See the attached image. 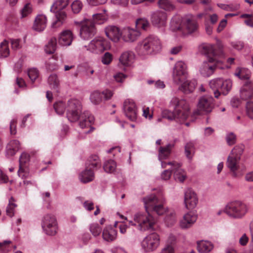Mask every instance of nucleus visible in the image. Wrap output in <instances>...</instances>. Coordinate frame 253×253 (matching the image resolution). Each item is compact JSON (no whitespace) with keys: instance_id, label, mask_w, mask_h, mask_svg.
Here are the masks:
<instances>
[{"instance_id":"nucleus-3","label":"nucleus","mask_w":253,"mask_h":253,"mask_svg":"<svg viewBox=\"0 0 253 253\" xmlns=\"http://www.w3.org/2000/svg\"><path fill=\"white\" fill-rule=\"evenodd\" d=\"M170 105L174 107V110L163 111L162 116L164 118L170 121L175 120L180 123L184 122L188 118L190 114V109L185 99L174 97L170 100Z\"/></svg>"},{"instance_id":"nucleus-50","label":"nucleus","mask_w":253,"mask_h":253,"mask_svg":"<svg viewBox=\"0 0 253 253\" xmlns=\"http://www.w3.org/2000/svg\"><path fill=\"white\" fill-rule=\"evenodd\" d=\"M46 67L50 71L57 70L58 69V65L56 63L55 59L54 58L49 59L46 63Z\"/></svg>"},{"instance_id":"nucleus-41","label":"nucleus","mask_w":253,"mask_h":253,"mask_svg":"<svg viewBox=\"0 0 253 253\" xmlns=\"http://www.w3.org/2000/svg\"><path fill=\"white\" fill-rule=\"evenodd\" d=\"M54 108L58 115H63L65 111H67V103L62 101L56 102L54 104Z\"/></svg>"},{"instance_id":"nucleus-63","label":"nucleus","mask_w":253,"mask_h":253,"mask_svg":"<svg viewBox=\"0 0 253 253\" xmlns=\"http://www.w3.org/2000/svg\"><path fill=\"white\" fill-rule=\"evenodd\" d=\"M126 77V76L122 73H118L114 75V80L118 83H122Z\"/></svg>"},{"instance_id":"nucleus-18","label":"nucleus","mask_w":253,"mask_h":253,"mask_svg":"<svg viewBox=\"0 0 253 253\" xmlns=\"http://www.w3.org/2000/svg\"><path fill=\"white\" fill-rule=\"evenodd\" d=\"M151 19L154 26L159 28L164 27L167 24V14L164 11L157 10L152 13Z\"/></svg>"},{"instance_id":"nucleus-44","label":"nucleus","mask_w":253,"mask_h":253,"mask_svg":"<svg viewBox=\"0 0 253 253\" xmlns=\"http://www.w3.org/2000/svg\"><path fill=\"white\" fill-rule=\"evenodd\" d=\"M135 24L138 30L139 29L147 30L150 26L148 21L145 18L137 19L135 22Z\"/></svg>"},{"instance_id":"nucleus-64","label":"nucleus","mask_w":253,"mask_h":253,"mask_svg":"<svg viewBox=\"0 0 253 253\" xmlns=\"http://www.w3.org/2000/svg\"><path fill=\"white\" fill-rule=\"evenodd\" d=\"M161 253H174V249L173 247L170 245H167L164 248Z\"/></svg>"},{"instance_id":"nucleus-54","label":"nucleus","mask_w":253,"mask_h":253,"mask_svg":"<svg viewBox=\"0 0 253 253\" xmlns=\"http://www.w3.org/2000/svg\"><path fill=\"white\" fill-rule=\"evenodd\" d=\"M102 237L104 241L110 242L111 241V226L107 225L103 230Z\"/></svg>"},{"instance_id":"nucleus-40","label":"nucleus","mask_w":253,"mask_h":253,"mask_svg":"<svg viewBox=\"0 0 253 253\" xmlns=\"http://www.w3.org/2000/svg\"><path fill=\"white\" fill-rule=\"evenodd\" d=\"M123 33L119 28L116 26H112V42H117L119 41L121 38H123Z\"/></svg>"},{"instance_id":"nucleus-27","label":"nucleus","mask_w":253,"mask_h":253,"mask_svg":"<svg viewBox=\"0 0 253 253\" xmlns=\"http://www.w3.org/2000/svg\"><path fill=\"white\" fill-rule=\"evenodd\" d=\"M173 143H169L166 146L160 147L159 149V160L162 162L163 160L167 159L171 153L172 149L174 147Z\"/></svg>"},{"instance_id":"nucleus-1","label":"nucleus","mask_w":253,"mask_h":253,"mask_svg":"<svg viewBox=\"0 0 253 253\" xmlns=\"http://www.w3.org/2000/svg\"><path fill=\"white\" fill-rule=\"evenodd\" d=\"M143 202L146 212H138L134 214V221L137 222L140 231L152 230L156 220L149 212H155L159 215L164 214L167 210L164 205L165 200H160L155 195L151 194L144 198Z\"/></svg>"},{"instance_id":"nucleus-36","label":"nucleus","mask_w":253,"mask_h":253,"mask_svg":"<svg viewBox=\"0 0 253 253\" xmlns=\"http://www.w3.org/2000/svg\"><path fill=\"white\" fill-rule=\"evenodd\" d=\"M253 89V82L249 80H246L244 83V87L241 90V96L242 99H246L250 96L248 90Z\"/></svg>"},{"instance_id":"nucleus-52","label":"nucleus","mask_w":253,"mask_h":253,"mask_svg":"<svg viewBox=\"0 0 253 253\" xmlns=\"http://www.w3.org/2000/svg\"><path fill=\"white\" fill-rule=\"evenodd\" d=\"M101 230V228L97 223H93L90 225L89 230L94 236H98Z\"/></svg>"},{"instance_id":"nucleus-62","label":"nucleus","mask_w":253,"mask_h":253,"mask_svg":"<svg viewBox=\"0 0 253 253\" xmlns=\"http://www.w3.org/2000/svg\"><path fill=\"white\" fill-rule=\"evenodd\" d=\"M101 61L103 64L105 65H108L111 62V54L107 52L102 57Z\"/></svg>"},{"instance_id":"nucleus-56","label":"nucleus","mask_w":253,"mask_h":253,"mask_svg":"<svg viewBox=\"0 0 253 253\" xmlns=\"http://www.w3.org/2000/svg\"><path fill=\"white\" fill-rule=\"evenodd\" d=\"M246 108L247 116L251 119L253 120V102H247Z\"/></svg>"},{"instance_id":"nucleus-53","label":"nucleus","mask_w":253,"mask_h":253,"mask_svg":"<svg viewBox=\"0 0 253 253\" xmlns=\"http://www.w3.org/2000/svg\"><path fill=\"white\" fill-rule=\"evenodd\" d=\"M82 2L79 0H76L73 2L71 7L74 13H78L83 8Z\"/></svg>"},{"instance_id":"nucleus-9","label":"nucleus","mask_w":253,"mask_h":253,"mask_svg":"<svg viewBox=\"0 0 253 253\" xmlns=\"http://www.w3.org/2000/svg\"><path fill=\"white\" fill-rule=\"evenodd\" d=\"M222 47L220 42H217L216 48L213 44L203 43L200 46V50L202 53L209 57L208 60L210 62H214L217 61V57L223 56Z\"/></svg>"},{"instance_id":"nucleus-48","label":"nucleus","mask_w":253,"mask_h":253,"mask_svg":"<svg viewBox=\"0 0 253 253\" xmlns=\"http://www.w3.org/2000/svg\"><path fill=\"white\" fill-rule=\"evenodd\" d=\"M225 140L228 145L232 146L236 143L237 136L233 132H228L225 136Z\"/></svg>"},{"instance_id":"nucleus-7","label":"nucleus","mask_w":253,"mask_h":253,"mask_svg":"<svg viewBox=\"0 0 253 253\" xmlns=\"http://www.w3.org/2000/svg\"><path fill=\"white\" fill-rule=\"evenodd\" d=\"M248 207L240 201H234L228 203L224 209L225 212L233 218H242L247 212Z\"/></svg>"},{"instance_id":"nucleus-13","label":"nucleus","mask_w":253,"mask_h":253,"mask_svg":"<svg viewBox=\"0 0 253 253\" xmlns=\"http://www.w3.org/2000/svg\"><path fill=\"white\" fill-rule=\"evenodd\" d=\"M182 34H190L195 32L198 28L197 17L192 14H188L182 18Z\"/></svg>"},{"instance_id":"nucleus-33","label":"nucleus","mask_w":253,"mask_h":253,"mask_svg":"<svg viewBox=\"0 0 253 253\" xmlns=\"http://www.w3.org/2000/svg\"><path fill=\"white\" fill-rule=\"evenodd\" d=\"M212 248V244L209 241H201L197 243V249L200 253H208Z\"/></svg>"},{"instance_id":"nucleus-24","label":"nucleus","mask_w":253,"mask_h":253,"mask_svg":"<svg viewBox=\"0 0 253 253\" xmlns=\"http://www.w3.org/2000/svg\"><path fill=\"white\" fill-rule=\"evenodd\" d=\"M212 62L208 61L204 62L201 65L199 71L202 76L205 77H209L214 72L215 66L212 64Z\"/></svg>"},{"instance_id":"nucleus-21","label":"nucleus","mask_w":253,"mask_h":253,"mask_svg":"<svg viewBox=\"0 0 253 253\" xmlns=\"http://www.w3.org/2000/svg\"><path fill=\"white\" fill-rule=\"evenodd\" d=\"M74 39L73 32L70 30H65L59 34L58 42L61 46H68L71 45Z\"/></svg>"},{"instance_id":"nucleus-35","label":"nucleus","mask_w":253,"mask_h":253,"mask_svg":"<svg viewBox=\"0 0 253 253\" xmlns=\"http://www.w3.org/2000/svg\"><path fill=\"white\" fill-rule=\"evenodd\" d=\"M57 48V40L55 38H51L45 45L44 51L48 54L54 53Z\"/></svg>"},{"instance_id":"nucleus-4","label":"nucleus","mask_w":253,"mask_h":253,"mask_svg":"<svg viewBox=\"0 0 253 253\" xmlns=\"http://www.w3.org/2000/svg\"><path fill=\"white\" fill-rule=\"evenodd\" d=\"M162 48L161 42L157 36L150 35L138 42L135 50L141 56L156 54Z\"/></svg>"},{"instance_id":"nucleus-30","label":"nucleus","mask_w":253,"mask_h":253,"mask_svg":"<svg viewBox=\"0 0 253 253\" xmlns=\"http://www.w3.org/2000/svg\"><path fill=\"white\" fill-rule=\"evenodd\" d=\"M240 160L232 155H229L227 158L226 163L227 167L233 172L235 175H236V171L238 169V163Z\"/></svg>"},{"instance_id":"nucleus-23","label":"nucleus","mask_w":253,"mask_h":253,"mask_svg":"<svg viewBox=\"0 0 253 253\" xmlns=\"http://www.w3.org/2000/svg\"><path fill=\"white\" fill-rule=\"evenodd\" d=\"M47 18L43 14L38 15L35 19L33 25V29L37 32L43 31L46 27Z\"/></svg>"},{"instance_id":"nucleus-2","label":"nucleus","mask_w":253,"mask_h":253,"mask_svg":"<svg viewBox=\"0 0 253 253\" xmlns=\"http://www.w3.org/2000/svg\"><path fill=\"white\" fill-rule=\"evenodd\" d=\"M82 104L78 99L72 98L67 103V117L72 122L80 120L79 125L82 128L90 127L94 119L88 112L81 113Z\"/></svg>"},{"instance_id":"nucleus-51","label":"nucleus","mask_w":253,"mask_h":253,"mask_svg":"<svg viewBox=\"0 0 253 253\" xmlns=\"http://www.w3.org/2000/svg\"><path fill=\"white\" fill-rule=\"evenodd\" d=\"M33 11V6L30 3L26 4L22 9L21 13L22 18L26 17L30 15Z\"/></svg>"},{"instance_id":"nucleus-32","label":"nucleus","mask_w":253,"mask_h":253,"mask_svg":"<svg viewBox=\"0 0 253 253\" xmlns=\"http://www.w3.org/2000/svg\"><path fill=\"white\" fill-rule=\"evenodd\" d=\"M179 89L185 94L192 92L195 88V83L188 80L184 81Z\"/></svg>"},{"instance_id":"nucleus-59","label":"nucleus","mask_w":253,"mask_h":253,"mask_svg":"<svg viewBox=\"0 0 253 253\" xmlns=\"http://www.w3.org/2000/svg\"><path fill=\"white\" fill-rule=\"evenodd\" d=\"M231 45L234 49L238 50H241L244 47V42L240 41L231 42Z\"/></svg>"},{"instance_id":"nucleus-10","label":"nucleus","mask_w":253,"mask_h":253,"mask_svg":"<svg viewBox=\"0 0 253 253\" xmlns=\"http://www.w3.org/2000/svg\"><path fill=\"white\" fill-rule=\"evenodd\" d=\"M87 47V50L95 54H100L111 48L110 42L103 38L96 37L91 40Z\"/></svg>"},{"instance_id":"nucleus-57","label":"nucleus","mask_w":253,"mask_h":253,"mask_svg":"<svg viewBox=\"0 0 253 253\" xmlns=\"http://www.w3.org/2000/svg\"><path fill=\"white\" fill-rule=\"evenodd\" d=\"M18 175L22 179H25L29 177L30 174L28 169L25 167H19L18 171Z\"/></svg>"},{"instance_id":"nucleus-49","label":"nucleus","mask_w":253,"mask_h":253,"mask_svg":"<svg viewBox=\"0 0 253 253\" xmlns=\"http://www.w3.org/2000/svg\"><path fill=\"white\" fill-rule=\"evenodd\" d=\"M17 205L14 203V200L11 197L9 200V204L6 209L7 214L10 217L14 215V209Z\"/></svg>"},{"instance_id":"nucleus-45","label":"nucleus","mask_w":253,"mask_h":253,"mask_svg":"<svg viewBox=\"0 0 253 253\" xmlns=\"http://www.w3.org/2000/svg\"><path fill=\"white\" fill-rule=\"evenodd\" d=\"M244 146L243 145H238L235 146L232 149L230 155L234 156L235 157L240 160V157L243 153Z\"/></svg>"},{"instance_id":"nucleus-17","label":"nucleus","mask_w":253,"mask_h":253,"mask_svg":"<svg viewBox=\"0 0 253 253\" xmlns=\"http://www.w3.org/2000/svg\"><path fill=\"white\" fill-rule=\"evenodd\" d=\"M123 111L126 116L131 121H135L137 118V110L135 102L131 99H126L123 105Z\"/></svg>"},{"instance_id":"nucleus-26","label":"nucleus","mask_w":253,"mask_h":253,"mask_svg":"<svg viewBox=\"0 0 253 253\" xmlns=\"http://www.w3.org/2000/svg\"><path fill=\"white\" fill-rule=\"evenodd\" d=\"M135 58L134 53L129 50L123 52L120 58V62L125 66H129L133 61Z\"/></svg>"},{"instance_id":"nucleus-8","label":"nucleus","mask_w":253,"mask_h":253,"mask_svg":"<svg viewBox=\"0 0 253 253\" xmlns=\"http://www.w3.org/2000/svg\"><path fill=\"white\" fill-rule=\"evenodd\" d=\"M80 27L79 35L84 40H88L95 36L97 30L94 22L91 19L85 18L81 21L75 22Z\"/></svg>"},{"instance_id":"nucleus-55","label":"nucleus","mask_w":253,"mask_h":253,"mask_svg":"<svg viewBox=\"0 0 253 253\" xmlns=\"http://www.w3.org/2000/svg\"><path fill=\"white\" fill-rule=\"evenodd\" d=\"M28 75L31 81L33 83L39 77V73L37 69L31 68L28 70Z\"/></svg>"},{"instance_id":"nucleus-6","label":"nucleus","mask_w":253,"mask_h":253,"mask_svg":"<svg viewBox=\"0 0 253 253\" xmlns=\"http://www.w3.org/2000/svg\"><path fill=\"white\" fill-rule=\"evenodd\" d=\"M211 88L212 90L214 97L217 98L221 94H227L232 86V82L230 79L216 78L211 80L209 83Z\"/></svg>"},{"instance_id":"nucleus-43","label":"nucleus","mask_w":253,"mask_h":253,"mask_svg":"<svg viewBox=\"0 0 253 253\" xmlns=\"http://www.w3.org/2000/svg\"><path fill=\"white\" fill-rule=\"evenodd\" d=\"M158 4L160 8L165 10L170 11L174 8L173 4L169 0H159Z\"/></svg>"},{"instance_id":"nucleus-20","label":"nucleus","mask_w":253,"mask_h":253,"mask_svg":"<svg viewBox=\"0 0 253 253\" xmlns=\"http://www.w3.org/2000/svg\"><path fill=\"white\" fill-rule=\"evenodd\" d=\"M198 218L197 214L193 211L188 212L185 214L180 220L179 225L182 229L190 228L196 221Z\"/></svg>"},{"instance_id":"nucleus-15","label":"nucleus","mask_w":253,"mask_h":253,"mask_svg":"<svg viewBox=\"0 0 253 253\" xmlns=\"http://www.w3.org/2000/svg\"><path fill=\"white\" fill-rule=\"evenodd\" d=\"M214 107V99L211 96L201 97L197 104V109L199 113L209 114Z\"/></svg>"},{"instance_id":"nucleus-29","label":"nucleus","mask_w":253,"mask_h":253,"mask_svg":"<svg viewBox=\"0 0 253 253\" xmlns=\"http://www.w3.org/2000/svg\"><path fill=\"white\" fill-rule=\"evenodd\" d=\"M20 148V143L17 140L10 141L6 146V155L8 157L14 156Z\"/></svg>"},{"instance_id":"nucleus-25","label":"nucleus","mask_w":253,"mask_h":253,"mask_svg":"<svg viewBox=\"0 0 253 253\" xmlns=\"http://www.w3.org/2000/svg\"><path fill=\"white\" fill-rule=\"evenodd\" d=\"M107 99L111 96V93L109 90L105 91L102 93L95 91L91 93L90 96V100L93 104H98L102 100V96Z\"/></svg>"},{"instance_id":"nucleus-47","label":"nucleus","mask_w":253,"mask_h":253,"mask_svg":"<svg viewBox=\"0 0 253 253\" xmlns=\"http://www.w3.org/2000/svg\"><path fill=\"white\" fill-rule=\"evenodd\" d=\"M165 222L169 225H172L176 222V214L175 211H170L165 217Z\"/></svg>"},{"instance_id":"nucleus-34","label":"nucleus","mask_w":253,"mask_h":253,"mask_svg":"<svg viewBox=\"0 0 253 253\" xmlns=\"http://www.w3.org/2000/svg\"><path fill=\"white\" fill-rule=\"evenodd\" d=\"M47 83L51 89L57 90L60 86V81L56 74H51L47 79Z\"/></svg>"},{"instance_id":"nucleus-14","label":"nucleus","mask_w":253,"mask_h":253,"mask_svg":"<svg viewBox=\"0 0 253 253\" xmlns=\"http://www.w3.org/2000/svg\"><path fill=\"white\" fill-rule=\"evenodd\" d=\"M159 245L160 237L156 233H153L147 236L141 243L142 248L146 252L154 251Z\"/></svg>"},{"instance_id":"nucleus-46","label":"nucleus","mask_w":253,"mask_h":253,"mask_svg":"<svg viewBox=\"0 0 253 253\" xmlns=\"http://www.w3.org/2000/svg\"><path fill=\"white\" fill-rule=\"evenodd\" d=\"M235 75L240 79L248 80L250 77V72L248 70L243 68L240 69L237 72H236Z\"/></svg>"},{"instance_id":"nucleus-22","label":"nucleus","mask_w":253,"mask_h":253,"mask_svg":"<svg viewBox=\"0 0 253 253\" xmlns=\"http://www.w3.org/2000/svg\"><path fill=\"white\" fill-rule=\"evenodd\" d=\"M123 39L126 42H133L140 36V33L137 29L126 27L123 30Z\"/></svg>"},{"instance_id":"nucleus-28","label":"nucleus","mask_w":253,"mask_h":253,"mask_svg":"<svg viewBox=\"0 0 253 253\" xmlns=\"http://www.w3.org/2000/svg\"><path fill=\"white\" fill-rule=\"evenodd\" d=\"M94 169L86 167V169L81 172L79 176V179L83 183L91 181L94 178Z\"/></svg>"},{"instance_id":"nucleus-16","label":"nucleus","mask_w":253,"mask_h":253,"mask_svg":"<svg viewBox=\"0 0 253 253\" xmlns=\"http://www.w3.org/2000/svg\"><path fill=\"white\" fill-rule=\"evenodd\" d=\"M168 165L171 166V171L173 172L174 179L176 181L183 182L187 176L185 172L181 169V165L176 162H162L163 168H166Z\"/></svg>"},{"instance_id":"nucleus-42","label":"nucleus","mask_w":253,"mask_h":253,"mask_svg":"<svg viewBox=\"0 0 253 253\" xmlns=\"http://www.w3.org/2000/svg\"><path fill=\"white\" fill-rule=\"evenodd\" d=\"M108 16L107 15H104L101 13H98L93 14L92 15V19L91 20L94 22V25H95V24H104L108 20Z\"/></svg>"},{"instance_id":"nucleus-31","label":"nucleus","mask_w":253,"mask_h":253,"mask_svg":"<svg viewBox=\"0 0 253 253\" xmlns=\"http://www.w3.org/2000/svg\"><path fill=\"white\" fill-rule=\"evenodd\" d=\"M182 18L178 16L172 17L170 23V27L172 31H178L182 34Z\"/></svg>"},{"instance_id":"nucleus-19","label":"nucleus","mask_w":253,"mask_h":253,"mask_svg":"<svg viewBox=\"0 0 253 253\" xmlns=\"http://www.w3.org/2000/svg\"><path fill=\"white\" fill-rule=\"evenodd\" d=\"M198 203V198L195 192L191 189H187L184 194V203L188 209H193Z\"/></svg>"},{"instance_id":"nucleus-38","label":"nucleus","mask_w":253,"mask_h":253,"mask_svg":"<svg viewBox=\"0 0 253 253\" xmlns=\"http://www.w3.org/2000/svg\"><path fill=\"white\" fill-rule=\"evenodd\" d=\"M185 154L189 160H191L195 152V145L194 142L190 141L187 142L185 146Z\"/></svg>"},{"instance_id":"nucleus-39","label":"nucleus","mask_w":253,"mask_h":253,"mask_svg":"<svg viewBox=\"0 0 253 253\" xmlns=\"http://www.w3.org/2000/svg\"><path fill=\"white\" fill-rule=\"evenodd\" d=\"M9 54L8 42L4 40L0 43V58H5Z\"/></svg>"},{"instance_id":"nucleus-37","label":"nucleus","mask_w":253,"mask_h":253,"mask_svg":"<svg viewBox=\"0 0 253 253\" xmlns=\"http://www.w3.org/2000/svg\"><path fill=\"white\" fill-rule=\"evenodd\" d=\"M100 165L99 157L97 155L90 156L86 162V167L92 169H97Z\"/></svg>"},{"instance_id":"nucleus-58","label":"nucleus","mask_w":253,"mask_h":253,"mask_svg":"<svg viewBox=\"0 0 253 253\" xmlns=\"http://www.w3.org/2000/svg\"><path fill=\"white\" fill-rule=\"evenodd\" d=\"M29 161V155L26 153H23L19 158V167H25V164Z\"/></svg>"},{"instance_id":"nucleus-12","label":"nucleus","mask_w":253,"mask_h":253,"mask_svg":"<svg viewBox=\"0 0 253 253\" xmlns=\"http://www.w3.org/2000/svg\"><path fill=\"white\" fill-rule=\"evenodd\" d=\"M187 76V67L186 63L182 61L177 62L173 69V82L176 84H180L186 80Z\"/></svg>"},{"instance_id":"nucleus-61","label":"nucleus","mask_w":253,"mask_h":253,"mask_svg":"<svg viewBox=\"0 0 253 253\" xmlns=\"http://www.w3.org/2000/svg\"><path fill=\"white\" fill-rule=\"evenodd\" d=\"M107 0H86L88 4L91 6H97L104 4Z\"/></svg>"},{"instance_id":"nucleus-11","label":"nucleus","mask_w":253,"mask_h":253,"mask_svg":"<svg viewBox=\"0 0 253 253\" xmlns=\"http://www.w3.org/2000/svg\"><path fill=\"white\" fill-rule=\"evenodd\" d=\"M42 227L47 235H55L58 230V223L55 216L52 214L44 215L42 219Z\"/></svg>"},{"instance_id":"nucleus-5","label":"nucleus","mask_w":253,"mask_h":253,"mask_svg":"<svg viewBox=\"0 0 253 253\" xmlns=\"http://www.w3.org/2000/svg\"><path fill=\"white\" fill-rule=\"evenodd\" d=\"M69 0H57L52 5L50 11L55 13L56 20L51 25V27L57 29L60 27L65 22L67 14L64 9L68 6Z\"/></svg>"},{"instance_id":"nucleus-60","label":"nucleus","mask_w":253,"mask_h":253,"mask_svg":"<svg viewBox=\"0 0 253 253\" xmlns=\"http://www.w3.org/2000/svg\"><path fill=\"white\" fill-rule=\"evenodd\" d=\"M172 172L171 168L170 169L165 170L161 174V178L164 180H169L171 176Z\"/></svg>"}]
</instances>
